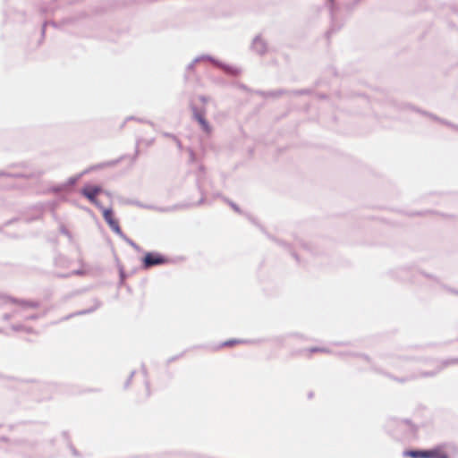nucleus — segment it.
<instances>
[{
	"label": "nucleus",
	"instance_id": "680f3d73",
	"mask_svg": "<svg viewBox=\"0 0 458 458\" xmlns=\"http://www.w3.org/2000/svg\"><path fill=\"white\" fill-rule=\"evenodd\" d=\"M164 136H165V137H167V138H171V139H173V136H175V135H174V134H173V133H170V132H165V133H164Z\"/></svg>",
	"mask_w": 458,
	"mask_h": 458
},
{
	"label": "nucleus",
	"instance_id": "49530a36",
	"mask_svg": "<svg viewBox=\"0 0 458 458\" xmlns=\"http://www.w3.org/2000/svg\"><path fill=\"white\" fill-rule=\"evenodd\" d=\"M14 313H15V311L13 313H5V314H4L3 320H4V321L10 320L13 318Z\"/></svg>",
	"mask_w": 458,
	"mask_h": 458
},
{
	"label": "nucleus",
	"instance_id": "412c9836",
	"mask_svg": "<svg viewBox=\"0 0 458 458\" xmlns=\"http://www.w3.org/2000/svg\"><path fill=\"white\" fill-rule=\"evenodd\" d=\"M140 369H141V372L145 377L144 384H145L146 390H147V396L148 397L150 395V383L148 379V370H147L146 365L144 363H142L140 366Z\"/></svg>",
	"mask_w": 458,
	"mask_h": 458
},
{
	"label": "nucleus",
	"instance_id": "2f4dec72",
	"mask_svg": "<svg viewBox=\"0 0 458 458\" xmlns=\"http://www.w3.org/2000/svg\"><path fill=\"white\" fill-rule=\"evenodd\" d=\"M309 352H327V353H330L331 351L327 348H321V347H311L309 349Z\"/></svg>",
	"mask_w": 458,
	"mask_h": 458
},
{
	"label": "nucleus",
	"instance_id": "774afa93",
	"mask_svg": "<svg viewBox=\"0 0 458 458\" xmlns=\"http://www.w3.org/2000/svg\"><path fill=\"white\" fill-rule=\"evenodd\" d=\"M41 12H42V13H46V12H47V10H46L45 8H41Z\"/></svg>",
	"mask_w": 458,
	"mask_h": 458
},
{
	"label": "nucleus",
	"instance_id": "09e8293b",
	"mask_svg": "<svg viewBox=\"0 0 458 458\" xmlns=\"http://www.w3.org/2000/svg\"><path fill=\"white\" fill-rule=\"evenodd\" d=\"M199 100L203 104H207L208 102V98L204 95H199Z\"/></svg>",
	"mask_w": 458,
	"mask_h": 458
},
{
	"label": "nucleus",
	"instance_id": "8fccbe9b",
	"mask_svg": "<svg viewBox=\"0 0 458 458\" xmlns=\"http://www.w3.org/2000/svg\"><path fill=\"white\" fill-rule=\"evenodd\" d=\"M93 170H95V169H94V166H93V165H91V166H89V168H87V169H85L84 171H82L81 173H80V174H81V177H82L83 175H85V174H89V172H91V171H93Z\"/></svg>",
	"mask_w": 458,
	"mask_h": 458
},
{
	"label": "nucleus",
	"instance_id": "423d86ee",
	"mask_svg": "<svg viewBox=\"0 0 458 458\" xmlns=\"http://www.w3.org/2000/svg\"><path fill=\"white\" fill-rule=\"evenodd\" d=\"M327 5L329 14H330L331 25H330L329 30L326 32V37L327 38H329L333 33H335L342 29V27L344 26V23L338 21V20L336 18V12L339 9L336 3L327 4Z\"/></svg>",
	"mask_w": 458,
	"mask_h": 458
},
{
	"label": "nucleus",
	"instance_id": "864d4df0",
	"mask_svg": "<svg viewBox=\"0 0 458 458\" xmlns=\"http://www.w3.org/2000/svg\"><path fill=\"white\" fill-rule=\"evenodd\" d=\"M94 169L97 170V169H102V168H105L106 167V163L105 162H102V163H99V164H97V165H94Z\"/></svg>",
	"mask_w": 458,
	"mask_h": 458
},
{
	"label": "nucleus",
	"instance_id": "4be33fe9",
	"mask_svg": "<svg viewBox=\"0 0 458 458\" xmlns=\"http://www.w3.org/2000/svg\"><path fill=\"white\" fill-rule=\"evenodd\" d=\"M63 191H66L65 185L64 183L55 184L47 189V192L59 194Z\"/></svg>",
	"mask_w": 458,
	"mask_h": 458
},
{
	"label": "nucleus",
	"instance_id": "de8ad7c7",
	"mask_svg": "<svg viewBox=\"0 0 458 458\" xmlns=\"http://www.w3.org/2000/svg\"><path fill=\"white\" fill-rule=\"evenodd\" d=\"M9 297H12V296L0 293V300L4 301L5 302H10Z\"/></svg>",
	"mask_w": 458,
	"mask_h": 458
},
{
	"label": "nucleus",
	"instance_id": "6e6552de",
	"mask_svg": "<svg viewBox=\"0 0 458 458\" xmlns=\"http://www.w3.org/2000/svg\"><path fill=\"white\" fill-rule=\"evenodd\" d=\"M402 108H403V109H405V108H407V109H411V110H412V111H414V112H417V113H420V114H423V115L428 116V117H430L431 119H433V120H435V121H437V122H439V123H443V124H445V125H447V126H449V127H452V128H454V130H457V131H458V125L453 124L452 123H450V122H448V121H446V120H444V119L439 118L438 116H437V115H436V114H431V113H428V112H427V111L421 110V109H420V108H418V107H416V106H411V105H410V104H406V103H405V104H403V105H402Z\"/></svg>",
	"mask_w": 458,
	"mask_h": 458
},
{
	"label": "nucleus",
	"instance_id": "a211bd4d",
	"mask_svg": "<svg viewBox=\"0 0 458 458\" xmlns=\"http://www.w3.org/2000/svg\"><path fill=\"white\" fill-rule=\"evenodd\" d=\"M453 364H458V358L456 359H448V360H445L442 363V366L439 367L437 370H432V371H427V372H422L420 374L421 377H434L436 376L444 367H447L449 365H453Z\"/></svg>",
	"mask_w": 458,
	"mask_h": 458
},
{
	"label": "nucleus",
	"instance_id": "20e7f679",
	"mask_svg": "<svg viewBox=\"0 0 458 458\" xmlns=\"http://www.w3.org/2000/svg\"><path fill=\"white\" fill-rule=\"evenodd\" d=\"M197 186H198V189L199 191H200L201 193V198L194 204H190V203H180V204H175V205H173V206H169V207H156V206H153V208H151L152 210H157L158 212H161V213H168V212H174V211H176V210H179V209H184V208H188L190 207H192V206H200L202 204L205 203L206 201V199L203 195V192L201 191V188L199 184V182H197Z\"/></svg>",
	"mask_w": 458,
	"mask_h": 458
},
{
	"label": "nucleus",
	"instance_id": "f257e3e1",
	"mask_svg": "<svg viewBox=\"0 0 458 458\" xmlns=\"http://www.w3.org/2000/svg\"><path fill=\"white\" fill-rule=\"evenodd\" d=\"M389 426L393 428L391 429L393 437L399 441L410 438L416 431L415 426L410 420H394Z\"/></svg>",
	"mask_w": 458,
	"mask_h": 458
},
{
	"label": "nucleus",
	"instance_id": "bf43d9fd",
	"mask_svg": "<svg viewBox=\"0 0 458 458\" xmlns=\"http://www.w3.org/2000/svg\"><path fill=\"white\" fill-rule=\"evenodd\" d=\"M247 217L249 218V220H250L252 224H254V225H258L257 220H256L254 217H252L250 215H247Z\"/></svg>",
	"mask_w": 458,
	"mask_h": 458
},
{
	"label": "nucleus",
	"instance_id": "58836bf2",
	"mask_svg": "<svg viewBox=\"0 0 458 458\" xmlns=\"http://www.w3.org/2000/svg\"><path fill=\"white\" fill-rule=\"evenodd\" d=\"M420 273L423 276H425L426 278L431 279V280H433V281H435V282L438 283V279H437V276H435L434 275H432V274H428V273H426V272H424V271H420Z\"/></svg>",
	"mask_w": 458,
	"mask_h": 458
},
{
	"label": "nucleus",
	"instance_id": "39448f33",
	"mask_svg": "<svg viewBox=\"0 0 458 458\" xmlns=\"http://www.w3.org/2000/svg\"><path fill=\"white\" fill-rule=\"evenodd\" d=\"M190 108L192 112V118L199 124L201 130L206 133H210L212 127L205 117V109H199L192 102L190 103Z\"/></svg>",
	"mask_w": 458,
	"mask_h": 458
},
{
	"label": "nucleus",
	"instance_id": "1a4fd4ad",
	"mask_svg": "<svg viewBox=\"0 0 458 458\" xmlns=\"http://www.w3.org/2000/svg\"><path fill=\"white\" fill-rule=\"evenodd\" d=\"M250 49L257 55L263 56L267 53L268 46L261 35H257L251 41Z\"/></svg>",
	"mask_w": 458,
	"mask_h": 458
},
{
	"label": "nucleus",
	"instance_id": "5fc2aeb1",
	"mask_svg": "<svg viewBox=\"0 0 458 458\" xmlns=\"http://www.w3.org/2000/svg\"><path fill=\"white\" fill-rule=\"evenodd\" d=\"M38 318H39L38 314H33L26 318L27 320H36Z\"/></svg>",
	"mask_w": 458,
	"mask_h": 458
},
{
	"label": "nucleus",
	"instance_id": "4d7b16f0",
	"mask_svg": "<svg viewBox=\"0 0 458 458\" xmlns=\"http://www.w3.org/2000/svg\"><path fill=\"white\" fill-rule=\"evenodd\" d=\"M55 276L57 277H59V278H67V277L71 276L70 273H67V274H56Z\"/></svg>",
	"mask_w": 458,
	"mask_h": 458
},
{
	"label": "nucleus",
	"instance_id": "79ce46f5",
	"mask_svg": "<svg viewBox=\"0 0 458 458\" xmlns=\"http://www.w3.org/2000/svg\"><path fill=\"white\" fill-rule=\"evenodd\" d=\"M139 144H140V140H137L136 148H135V152H134L133 157H132V161H135L138 158L139 155H140Z\"/></svg>",
	"mask_w": 458,
	"mask_h": 458
},
{
	"label": "nucleus",
	"instance_id": "473e14b6",
	"mask_svg": "<svg viewBox=\"0 0 458 458\" xmlns=\"http://www.w3.org/2000/svg\"><path fill=\"white\" fill-rule=\"evenodd\" d=\"M135 373H136V371H135V370H132V371L130 373L129 377H128V378H127V380L124 382V385H123V388H124V389L129 388V386H130V385H131V381H132V378H133V377H134Z\"/></svg>",
	"mask_w": 458,
	"mask_h": 458
},
{
	"label": "nucleus",
	"instance_id": "6ab92c4d",
	"mask_svg": "<svg viewBox=\"0 0 458 458\" xmlns=\"http://www.w3.org/2000/svg\"><path fill=\"white\" fill-rule=\"evenodd\" d=\"M288 92H289V90L283 89H276V90H270V91H264V90H256L255 91V93L257 95H259L264 98H268V97L278 98L280 96L287 94Z\"/></svg>",
	"mask_w": 458,
	"mask_h": 458
},
{
	"label": "nucleus",
	"instance_id": "3c124183",
	"mask_svg": "<svg viewBox=\"0 0 458 458\" xmlns=\"http://www.w3.org/2000/svg\"><path fill=\"white\" fill-rule=\"evenodd\" d=\"M173 140L175 141L178 148L182 149V146L181 140L176 136H173Z\"/></svg>",
	"mask_w": 458,
	"mask_h": 458
},
{
	"label": "nucleus",
	"instance_id": "2eb2a0df",
	"mask_svg": "<svg viewBox=\"0 0 458 458\" xmlns=\"http://www.w3.org/2000/svg\"><path fill=\"white\" fill-rule=\"evenodd\" d=\"M427 458H450L449 454L444 450V445H437L432 448L427 449Z\"/></svg>",
	"mask_w": 458,
	"mask_h": 458
},
{
	"label": "nucleus",
	"instance_id": "338daca9",
	"mask_svg": "<svg viewBox=\"0 0 458 458\" xmlns=\"http://www.w3.org/2000/svg\"><path fill=\"white\" fill-rule=\"evenodd\" d=\"M133 119H135L133 116H130L127 118V120H133Z\"/></svg>",
	"mask_w": 458,
	"mask_h": 458
},
{
	"label": "nucleus",
	"instance_id": "72a5a7b5",
	"mask_svg": "<svg viewBox=\"0 0 458 458\" xmlns=\"http://www.w3.org/2000/svg\"><path fill=\"white\" fill-rule=\"evenodd\" d=\"M360 2V0H353L352 3L346 4L344 7L347 11L352 12Z\"/></svg>",
	"mask_w": 458,
	"mask_h": 458
},
{
	"label": "nucleus",
	"instance_id": "f8f14e48",
	"mask_svg": "<svg viewBox=\"0 0 458 458\" xmlns=\"http://www.w3.org/2000/svg\"><path fill=\"white\" fill-rule=\"evenodd\" d=\"M9 301L13 304L21 306L23 309H38L40 307V302L33 300H25L16 297H9Z\"/></svg>",
	"mask_w": 458,
	"mask_h": 458
},
{
	"label": "nucleus",
	"instance_id": "a19ab883",
	"mask_svg": "<svg viewBox=\"0 0 458 458\" xmlns=\"http://www.w3.org/2000/svg\"><path fill=\"white\" fill-rule=\"evenodd\" d=\"M139 144H140V140H137L136 148H135V152H134L133 157H132V161H135L138 158L139 155H140Z\"/></svg>",
	"mask_w": 458,
	"mask_h": 458
},
{
	"label": "nucleus",
	"instance_id": "7c9ffc66",
	"mask_svg": "<svg viewBox=\"0 0 458 458\" xmlns=\"http://www.w3.org/2000/svg\"><path fill=\"white\" fill-rule=\"evenodd\" d=\"M11 168H29V164L27 162H20V163H13L9 165Z\"/></svg>",
	"mask_w": 458,
	"mask_h": 458
},
{
	"label": "nucleus",
	"instance_id": "7ed1b4c3",
	"mask_svg": "<svg viewBox=\"0 0 458 458\" xmlns=\"http://www.w3.org/2000/svg\"><path fill=\"white\" fill-rule=\"evenodd\" d=\"M204 60L212 62L214 65L221 69L227 75L237 77L242 72V70L240 68L226 64L210 55H201L195 58V62H200Z\"/></svg>",
	"mask_w": 458,
	"mask_h": 458
},
{
	"label": "nucleus",
	"instance_id": "f3484780",
	"mask_svg": "<svg viewBox=\"0 0 458 458\" xmlns=\"http://www.w3.org/2000/svg\"><path fill=\"white\" fill-rule=\"evenodd\" d=\"M259 342H261V341L260 340H246V339L232 338V339H229V340H226V341L221 343L216 347V349H219L222 347H232V346H234V345L240 344H255V343H259Z\"/></svg>",
	"mask_w": 458,
	"mask_h": 458
},
{
	"label": "nucleus",
	"instance_id": "dca6fc26",
	"mask_svg": "<svg viewBox=\"0 0 458 458\" xmlns=\"http://www.w3.org/2000/svg\"><path fill=\"white\" fill-rule=\"evenodd\" d=\"M403 457L408 458H427V449L410 448L403 452Z\"/></svg>",
	"mask_w": 458,
	"mask_h": 458
},
{
	"label": "nucleus",
	"instance_id": "5701e85b",
	"mask_svg": "<svg viewBox=\"0 0 458 458\" xmlns=\"http://www.w3.org/2000/svg\"><path fill=\"white\" fill-rule=\"evenodd\" d=\"M81 178V174H78L74 176L69 177L68 180L65 182H64V184L65 185L66 191H68L69 187L75 185Z\"/></svg>",
	"mask_w": 458,
	"mask_h": 458
},
{
	"label": "nucleus",
	"instance_id": "0e129e2a",
	"mask_svg": "<svg viewBox=\"0 0 458 458\" xmlns=\"http://www.w3.org/2000/svg\"><path fill=\"white\" fill-rule=\"evenodd\" d=\"M312 397H313V393H312V392L309 393V394H308V398H309V399H310V398H312Z\"/></svg>",
	"mask_w": 458,
	"mask_h": 458
},
{
	"label": "nucleus",
	"instance_id": "603ef678",
	"mask_svg": "<svg viewBox=\"0 0 458 458\" xmlns=\"http://www.w3.org/2000/svg\"><path fill=\"white\" fill-rule=\"evenodd\" d=\"M64 259V257L62 255H58L55 258V265L58 266L59 263H61V260Z\"/></svg>",
	"mask_w": 458,
	"mask_h": 458
},
{
	"label": "nucleus",
	"instance_id": "bb28decb",
	"mask_svg": "<svg viewBox=\"0 0 458 458\" xmlns=\"http://www.w3.org/2000/svg\"><path fill=\"white\" fill-rule=\"evenodd\" d=\"M338 355H352V356H355V357H360L363 360H365L367 362H370V358L367 355V354H364V353H352V352H338Z\"/></svg>",
	"mask_w": 458,
	"mask_h": 458
},
{
	"label": "nucleus",
	"instance_id": "0eeeda50",
	"mask_svg": "<svg viewBox=\"0 0 458 458\" xmlns=\"http://www.w3.org/2000/svg\"><path fill=\"white\" fill-rule=\"evenodd\" d=\"M103 215V218L106 223L108 225L110 229L116 233L118 236L123 235V232L122 231L117 219L114 217V213L113 208H103L100 209Z\"/></svg>",
	"mask_w": 458,
	"mask_h": 458
},
{
	"label": "nucleus",
	"instance_id": "e2e57ef3",
	"mask_svg": "<svg viewBox=\"0 0 458 458\" xmlns=\"http://www.w3.org/2000/svg\"><path fill=\"white\" fill-rule=\"evenodd\" d=\"M449 291L458 295V291L454 289H449Z\"/></svg>",
	"mask_w": 458,
	"mask_h": 458
},
{
	"label": "nucleus",
	"instance_id": "c756f323",
	"mask_svg": "<svg viewBox=\"0 0 458 458\" xmlns=\"http://www.w3.org/2000/svg\"><path fill=\"white\" fill-rule=\"evenodd\" d=\"M60 233L64 235H65L70 241L72 240V234L71 233V232L66 228V226L64 225H60Z\"/></svg>",
	"mask_w": 458,
	"mask_h": 458
},
{
	"label": "nucleus",
	"instance_id": "052dcab7",
	"mask_svg": "<svg viewBox=\"0 0 458 458\" xmlns=\"http://www.w3.org/2000/svg\"><path fill=\"white\" fill-rule=\"evenodd\" d=\"M189 153H190L191 160L194 161V159H195V153H194V151L192 149H189Z\"/></svg>",
	"mask_w": 458,
	"mask_h": 458
},
{
	"label": "nucleus",
	"instance_id": "a878e982",
	"mask_svg": "<svg viewBox=\"0 0 458 458\" xmlns=\"http://www.w3.org/2000/svg\"><path fill=\"white\" fill-rule=\"evenodd\" d=\"M223 199L225 203H227L236 213L238 214H242V210L241 209V208L236 204L234 203L233 200L229 199L228 198L226 197H223Z\"/></svg>",
	"mask_w": 458,
	"mask_h": 458
},
{
	"label": "nucleus",
	"instance_id": "9d476101",
	"mask_svg": "<svg viewBox=\"0 0 458 458\" xmlns=\"http://www.w3.org/2000/svg\"><path fill=\"white\" fill-rule=\"evenodd\" d=\"M80 193L86 198L91 204H93L99 210L104 208L101 202L97 198L90 183H86L81 190Z\"/></svg>",
	"mask_w": 458,
	"mask_h": 458
},
{
	"label": "nucleus",
	"instance_id": "13d9d810",
	"mask_svg": "<svg viewBox=\"0 0 458 458\" xmlns=\"http://www.w3.org/2000/svg\"><path fill=\"white\" fill-rule=\"evenodd\" d=\"M23 331L28 334H32L34 332L33 328L30 327H25V329H23Z\"/></svg>",
	"mask_w": 458,
	"mask_h": 458
},
{
	"label": "nucleus",
	"instance_id": "aec40b11",
	"mask_svg": "<svg viewBox=\"0 0 458 458\" xmlns=\"http://www.w3.org/2000/svg\"><path fill=\"white\" fill-rule=\"evenodd\" d=\"M267 237H268L270 240H272V241H274L275 242H276L278 245L282 246L284 249H285V250H289V251L291 252L292 256L295 259V260H296L297 262H299V261H300L299 256L296 254V252H294V251H293V250H292V247H291V245H290V244H288L287 242H284V241H282V240H278V239H276V237H274V236H272V235H270V234H268V233H267Z\"/></svg>",
	"mask_w": 458,
	"mask_h": 458
},
{
	"label": "nucleus",
	"instance_id": "37998d69",
	"mask_svg": "<svg viewBox=\"0 0 458 458\" xmlns=\"http://www.w3.org/2000/svg\"><path fill=\"white\" fill-rule=\"evenodd\" d=\"M198 62H195V58L187 65L186 71L191 72L193 71L195 68V65Z\"/></svg>",
	"mask_w": 458,
	"mask_h": 458
},
{
	"label": "nucleus",
	"instance_id": "a18cd8bd",
	"mask_svg": "<svg viewBox=\"0 0 458 458\" xmlns=\"http://www.w3.org/2000/svg\"><path fill=\"white\" fill-rule=\"evenodd\" d=\"M12 174H13V173L5 172L3 170L0 171V177L12 178Z\"/></svg>",
	"mask_w": 458,
	"mask_h": 458
},
{
	"label": "nucleus",
	"instance_id": "e433bc0d",
	"mask_svg": "<svg viewBox=\"0 0 458 458\" xmlns=\"http://www.w3.org/2000/svg\"><path fill=\"white\" fill-rule=\"evenodd\" d=\"M91 188L92 190L94 191L95 194L98 195V194H100V193H103L104 192V189L102 186L100 185H97V184H91Z\"/></svg>",
	"mask_w": 458,
	"mask_h": 458
},
{
	"label": "nucleus",
	"instance_id": "b1692460",
	"mask_svg": "<svg viewBox=\"0 0 458 458\" xmlns=\"http://www.w3.org/2000/svg\"><path fill=\"white\" fill-rule=\"evenodd\" d=\"M126 243L131 246L135 250L141 251V248L131 238H129L124 233L120 236Z\"/></svg>",
	"mask_w": 458,
	"mask_h": 458
},
{
	"label": "nucleus",
	"instance_id": "69168bd1",
	"mask_svg": "<svg viewBox=\"0 0 458 458\" xmlns=\"http://www.w3.org/2000/svg\"><path fill=\"white\" fill-rule=\"evenodd\" d=\"M335 3V0H327V4Z\"/></svg>",
	"mask_w": 458,
	"mask_h": 458
},
{
	"label": "nucleus",
	"instance_id": "4c0bfd02",
	"mask_svg": "<svg viewBox=\"0 0 458 458\" xmlns=\"http://www.w3.org/2000/svg\"><path fill=\"white\" fill-rule=\"evenodd\" d=\"M70 275L71 276H82L86 275V271L84 269L79 268V269L72 270L70 273Z\"/></svg>",
	"mask_w": 458,
	"mask_h": 458
},
{
	"label": "nucleus",
	"instance_id": "4468645a",
	"mask_svg": "<svg viewBox=\"0 0 458 458\" xmlns=\"http://www.w3.org/2000/svg\"><path fill=\"white\" fill-rule=\"evenodd\" d=\"M413 268V267H400L394 269L392 273L394 276L399 280L411 281V274Z\"/></svg>",
	"mask_w": 458,
	"mask_h": 458
},
{
	"label": "nucleus",
	"instance_id": "ea45409f",
	"mask_svg": "<svg viewBox=\"0 0 458 458\" xmlns=\"http://www.w3.org/2000/svg\"><path fill=\"white\" fill-rule=\"evenodd\" d=\"M11 327L15 332L23 331V329H25V326H23L21 324H14V325H12Z\"/></svg>",
	"mask_w": 458,
	"mask_h": 458
},
{
	"label": "nucleus",
	"instance_id": "6e6d98bb",
	"mask_svg": "<svg viewBox=\"0 0 458 458\" xmlns=\"http://www.w3.org/2000/svg\"><path fill=\"white\" fill-rule=\"evenodd\" d=\"M239 88L241 89H242V90H245V91H250V88L247 85L243 84V83H240L239 84Z\"/></svg>",
	"mask_w": 458,
	"mask_h": 458
},
{
	"label": "nucleus",
	"instance_id": "393cba45",
	"mask_svg": "<svg viewBox=\"0 0 458 458\" xmlns=\"http://www.w3.org/2000/svg\"><path fill=\"white\" fill-rule=\"evenodd\" d=\"M312 93L311 89H294L289 90L287 94L293 96H303V95H310Z\"/></svg>",
	"mask_w": 458,
	"mask_h": 458
},
{
	"label": "nucleus",
	"instance_id": "c03bdc74",
	"mask_svg": "<svg viewBox=\"0 0 458 458\" xmlns=\"http://www.w3.org/2000/svg\"><path fill=\"white\" fill-rule=\"evenodd\" d=\"M183 355V352H182L181 354L179 355H175V356H173V357H170L168 360H167V363H172L174 361H175L178 358L182 357Z\"/></svg>",
	"mask_w": 458,
	"mask_h": 458
},
{
	"label": "nucleus",
	"instance_id": "cd10ccee",
	"mask_svg": "<svg viewBox=\"0 0 458 458\" xmlns=\"http://www.w3.org/2000/svg\"><path fill=\"white\" fill-rule=\"evenodd\" d=\"M126 203L131 204V205H135L137 207L143 208H153V205H144L140 201L136 200V199H128V200H126Z\"/></svg>",
	"mask_w": 458,
	"mask_h": 458
},
{
	"label": "nucleus",
	"instance_id": "c9c22d12",
	"mask_svg": "<svg viewBox=\"0 0 458 458\" xmlns=\"http://www.w3.org/2000/svg\"><path fill=\"white\" fill-rule=\"evenodd\" d=\"M123 158V157H120L117 159H114V160H111V161L105 162L106 163V167L116 165L117 164H119L122 161Z\"/></svg>",
	"mask_w": 458,
	"mask_h": 458
},
{
	"label": "nucleus",
	"instance_id": "9b49d317",
	"mask_svg": "<svg viewBox=\"0 0 458 458\" xmlns=\"http://www.w3.org/2000/svg\"><path fill=\"white\" fill-rule=\"evenodd\" d=\"M45 174L44 170L37 169L30 173H13L12 178L24 180H39Z\"/></svg>",
	"mask_w": 458,
	"mask_h": 458
},
{
	"label": "nucleus",
	"instance_id": "ddd939ff",
	"mask_svg": "<svg viewBox=\"0 0 458 458\" xmlns=\"http://www.w3.org/2000/svg\"><path fill=\"white\" fill-rule=\"evenodd\" d=\"M93 303H94V305L92 307L76 311L74 313H71V314L67 315L66 317H64L63 318V320H68L75 316H82V315L90 314L102 306V302L97 298L93 299Z\"/></svg>",
	"mask_w": 458,
	"mask_h": 458
},
{
	"label": "nucleus",
	"instance_id": "f704fd0d",
	"mask_svg": "<svg viewBox=\"0 0 458 458\" xmlns=\"http://www.w3.org/2000/svg\"><path fill=\"white\" fill-rule=\"evenodd\" d=\"M48 24H51L52 26L54 27H56V23L53 21H44L43 24H42V28H41V35L42 37L45 36V32H46V28Z\"/></svg>",
	"mask_w": 458,
	"mask_h": 458
},
{
	"label": "nucleus",
	"instance_id": "c85d7f7f",
	"mask_svg": "<svg viewBox=\"0 0 458 458\" xmlns=\"http://www.w3.org/2000/svg\"><path fill=\"white\" fill-rule=\"evenodd\" d=\"M127 276H127L126 272L124 271L123 267L119 266V284H123Z\"/></svg>",
	"mask_w": 458,
	"mask_h": 458
},
{
	"label": "nucleus",
	"instance_id": "f03ea898",
	"mask_svg": "<svg viewBox=\"0 0 458 458\" xmlns=\"http://www.w3.org/2000/svg\"><path fill=\"white\" fill-rule=\"evenodd\" d=\"M170 262V258L158 251H146L140 259V267L142 269L148 270L153 267L166 265Z\"/></svg>",
	"mask_w": 458,
	"mask_h": 458
}]
</instances>
